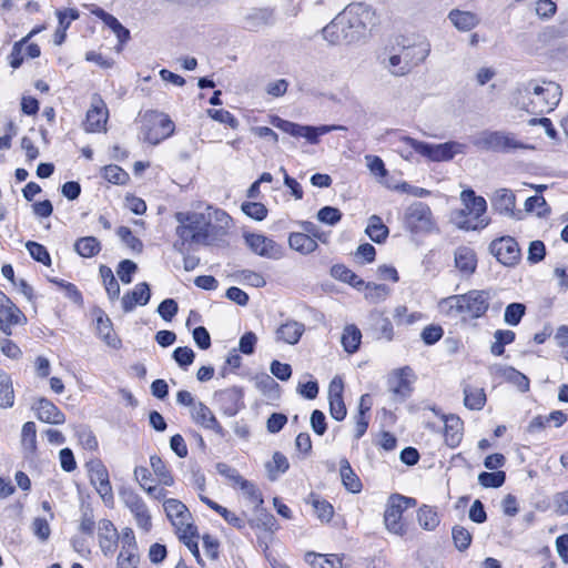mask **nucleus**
Returning a JSON list of instances; mask_svg holds the SVG:
<instances>
[{"label":"nucleus","mask_w":568,"mask_h":568,"mask_svg":"<svg viewBox=\"0 0 568 568\" xmlns=\"http://www.w3.org/2000/svg\"><path fill=\"white\" fill-rule=\"evenodd\" d=\"M174 217L178 225L173 248L181 254L189 253L194 245L209 244L211 240L225 235L233 226L230 214L219 209L215 210V220L220 223L217 227L204 213L176 212Z\"/></svg>","instance_id":"obj_1"},{"label":"nucleus","mask_w":568,"mask_h":568,"mask_svg":"<svg viewBox=\"0 0 568 568\" xmlns=\"http://www.w3.org/2000/svg\"><path fill=\"white\" fill-rule=\"evenodd\" d=\"M562 97L559 83L550 80H529L519 84L511 93V103L530 114L542 115L554 111Z\"/></svg>","instance_id":"obj_2"},{"label":"nucleus","mask_w":568,"mask_h":568,"mask_svg":"<svg viewBox=\"0 0 568 568\" xmlns=\"http://www.w3.org/2000/svg\"><path fill=\"white\" fill-rule=\"evenodd\" d=\"M387 68L395 77L410 73L425 61L429 53L428 44L418 37L398 36L389 48Z\"/></svg>","instance_id":"obj_3"},{"label":"nucleus","mask_w":568,"mask_h":568,"mask_svg":"<svg viewBox=\"0 0 568 568\" xmlns=\"http://www.w3.org/2000/svg\"><path fill=\"white\" fill-rule=\"evenodd\" d=\"M489 290H469L464 294L445 297L440 304L448 306V313L460 317L463 323H471L486 317L490 308Z\"/></svg>","instance_id":"obj_4"},{"label":"nucleus","mask_w":568,"mask_h":568,"mask_svg":"<svg viewBox=\"0 0 568 568\" xmlns=\"http://www.w3.org/2000/svg\"><path fill=\"white\" fill-rule=\"evenodd\" d=\"M464 207L453 213V221L457 229L463 231H479L490 224L487 213V202L484 196L477 195L473 189L460 192Z\"/></svg>","instance_id":"obj_5"},{"label":"nucleus","mask_w":568,"mask_h":568,"mask_svg":"<svg viewBox=\"0 0 568 568\" xmlns=\"http://www.w3.org/2000/svg\"><path fill=\"white\" fill-rule=\"evenodd\" d=\"M163 507L169 520L175 528L179 539L183 541L196 560L201 562L197 545L199 536L189 508L181 499H165Z\"/></svg>","instance_id":"obj_6"},{"label":"nucleus","mask_w":568,"mask_h":568,"mask_svg":"<svg viewBox=\"0 0 568 568\" xmlns=\"http://www.w3.org/2000/svg\"><path fill=\"white\" fill-rule=\"evenodd\" d=\"M150 464L153 475L149 468L140 466L134 469V476L148 494L154 497L164 496L168 493L165 488L174 484L171 470L164 460L156 455L150 457Z\"/></svg>","instance_id":"obj_7"},{"label":"nucleus","mask_w":568,"mask_h":568,"mask_svg":"<svg viewBox=\"0 0 568 568\" xmlns=\"http://www.w3.org/2000/svg\"><path fill=\"white\" fill-rule=\"evenodd\" d=\"M338 16L352 42L371 33L379 24L376 12L363 3L349 4Z\"/></svg>","instance_id":"obj_8"},{"label":"nucleus","mask_w":568,"mask_h":568,"mask_svg":"<svg viewBox=\"0 0 568 568\" xmlns=\"http://www.w3.org/2000/svg\"><path fill=\"white\" fill-rule=\"evenodd\" d=\"M140 132L143 141L151 145H158L171 138L175 132V123L165 112L146 110L140 113Z\"/></svg>","instance_id":"obj_9"},{"label":"nucleus","mask_w":568,"mask_h":568,"mask_svg":"<svg viewBox=\"0 0 568 568\" xmlns=\"http://www.w3.org/2000/svg\"><path fill=\"white\" fill-rule=\"evenodd\" d=\"M403 221L405 229L412 234H429L437 230L432 209L424 202L409 205Z\"/></svg>","instance_id":"obj_10"},{"label":"nucleus","mask_w":568,"mask_h":568,"mask_svg":"<svg viewBox=\"0 0 568 568\" xmlns=\"http://www.w3.org/2000/svg\"><path fill=\"white\" fill-rule=\"evenodd\" d=\"M44 29V24H38L27 36L13 43L8 57L9 65L12 69H19L23 64L24 59H36L41 55L40 47L34 42H30V40Z\"/></svg>","instance_id":"obj_11"},{"label":"nucleus","mask_w":568,"mask_h":568,"mask_svg":"<svg viewBox=\"0 0 568 568\" xmlns=\"http://www.w3.org/2000/svg\"><path fill=\"white\" fill-rule=\"evenodd\" d=\"M27 324L26 313L4 293L0 297V333L11 336L17 327H24Z\"/></svg>","instance_id":"obj_12"},{"label":"nucleus","mask_w":568,"mask_h":568,"mask_svg":"<svg viewBox=\"0 0 568 568\" xmlns=\"http://www.w3.org/2000/svg\"><path fill=\"white\" fill-rule=\"evenodd\" d=\"M490 254L503 265L514 267L521 261V250L517 240L504 235L493 240L489 244Z\"/></svg>","instance_id":"obj_13"},{"label":"nucleus","mask_w":568,"mask_h":568,"mask_svg":"<svg viewBox=\"0 0 568 568\" xmlns=\"http://www.w3.org/2000/svg\"><path fill=\"white\" fill-rule=\"evenodd\" d=\"M109 116V109L103 98L98 93L93 94L83 122L84 131L88 133L106 132Z\"/></svg>","instance_id":"obj_14"},{"label":"nucleus","mask_w":568,"mask_h":568,"mask_svg":"<svg viewBox=\"0 0 568 568\" xmlns=\"http://www.w3.org/2000/svg\"><path fill=\"white\" fill-rule=\"evenodd\" d=\"M92 317L95 325L98 337L110 348L119 351L123 343L113 327V323L109 315L100 307L92 310Z\"/></svg>","instance_id":"obj_15"},{"label":"nucleus","mask_w":568,"mask_h":568,"mask_svg":"<svg viewBox=\"0 0 568 568\" xmlns=\"http://www.w3.org/2000/svg\"><path fill=\"white\" fill-rule=\"evenodd\" d=\"M88 477L100 497H112L113 490L109 470L101 459H90L87 464Z\"/></svg>","instance_id":"obj_16"},{"label":"nucleus","mask_w":568,"mask_h":568,"mask_svg":"<svg viewBox=\"0 0 568 568\" xmlns=\"http://www.w3.org/2000/svg\"><path fill=\"white\" fill-rule=\"evenodd\" d=\"M214 399L220 410L226 416H235L244 408V394L242 388L237 386L215 392Z\"/></svg>","instance_id":"obj_17"},{"label":"nucleus","mask_w":568,"mask_h":568,"mask_svg":"<svg viewBox=\"0 0 568 568\" xmlns=\"http://www.w3.org/2000/svg\"><path fill=\"white\" fill-rule=\"evenodd\" d=\"M82 7L88 10L91 14L95 16L98 19L102 20L103 23L112 30V32L118 38V47L121 49L122 45L128 43L130 40V31L111 13L106 12L95 3H84Z\"/></svg>","instance_id":"obj_18"},{"label":"nucleus","mask_w":568,"mask_h":568,"mask_svg":"<svg viewBox=\"0 0 568 568\" xmlns=\"http://www.w3.org/2000/svg\"><path fill=\"white\" fill-rule=\"evenodd\" d=\"M272 123L282 132L290 134L294 138H304L311 144H316L320 141V135L325 133V129H318L310 125H301L278 116L274 118Z\"/></svg>","instance_id":"obj_19"},{"label":"nucleus","mask_w":568,"mask_h":568,"mask_svg":"<svg viewBox=\"0 0 568 568\" xmlns=\"http://www.w3.org/2000/svg\"><path fill=\"white\" fill-rule=\"evenodd\" d=\"M245 243L252 252L260 256L277 258L281 256V246L272 239L257 233L245 235Z\"/></svg>","instance_id":"obj_20"},{"label":"nucleus","mask_w":568,"mask_h":568,"mask_svg":"<svg viewBox=\"0 0 568 568\" xmlns=\"http://www.w3.org/2000/svg\"><path fill=\"white\" fill-rule=\"evenodd\" d=\"M424 159L429 162H447L462 152V144L449 141L440 144L425 142L423 146Z\"/></svg>","instance_id":"obj_21"},{"label":"nucleus","mask_w":568,"mask_h":568,"mask_svg":"<svg viewBox=\"0 0 568 568\" xmlns=\"http://www.w3.org/2000/svg\"><path fill=\"white\" fill-rule=\"evenodd\" d=\"M216 469L221 476L230 481L234 489L241 490L247 497H258V489L255 484L241 476L235 468L225 463H219Z\"/></svg>","instance_id":"obj_22"},{"label":"nucleus","mask_w":568,"mask_h":568,"mask_svg":"<svg viewBox=\"0 0 568 568\" xmlns=\"http://www.w3.org/2000/svg\"><path fill=\"white\" fill-rule=\"evenodd\" d=\"M442 419L445 444L450 448L458 447L464 438V420L456 414H444Z\"/></svg>","instance_id":"obj_23"},{"label":"nucleus","mask_w":568,"mask_h":568,"mask_svg":"<svg viewBox=\"0 0 568 568\" xmlns=\"http://www.w3.org/2000/svg\"><path fill=\"white\" fill-rule=\"evenodd\" d=\"M33 409L37 418L45 424L62 425L65 423V414L45 397L37 399Z\"/></svg>","instance_id":"obj_24"},{"label":"nucleus","mask_w":568,"mask_h":568,"mask_svg":"<svg viewBox=\"0 0 568 568\" xmlns=\"http://www.w3.org/2000/svg\"><path fill=\"white\" fill-rule=\"evenodd\" d=\"M191 417L193 422L204 429L213 430L215 434L224 437L225 430L221 423L217 420L213 412L202 402H197L191 409Z\"/></svg>","instance_id":"obj_25"},{"label":"nucleus","mask_w":568,"mask_h":568,"mask_svg":"<svg viewBox=\"0 0 568 568\" xmlns=\"http://www.w3.org/2000/svg\"><path fill=\"white\" fill-rule=\"evenodd\" d=\"M151 298L150 286L146 282L138 283L132 290L126 291L121 298L124 313L132 312L138 305L144 306Z\"/></svg>","instance_id":"obj_26"},{"label":"nucleus","mask_w":568,"mask_h":568,"mask_svg":"<svg viewBox=\"0 0 568 568\" xmlns=\"http://www.w3.org/2000/svg\"><path fill=\"white\" fill-rule=\"evenodd\" d=\"M405 508L415 506L416 499H404ZM404 507L392 505L385 510L384 523L388 531L402 536L405 532L404 524L402 523V515Z\"/></svg>","instance_id":"obj_27"},{"label":"nucleus","mask_w":568,"mask_h":568,"mask_svg":"<svg viewBox=\"0 0 568 568\" xmlns=\"http://www.w3.org/2000/svg\"><path fill=\"white\" fill-rule=\"evenodd\" d=\"M485 141L489 148L498 152H508L525 148L524 143L517 140L514 134L499 131L490 132Z\"/></svg>","instance_id":"obj_28"},{"label":"nucleus","mask_w":568,"mask_h":568,"mask_svg":"<svg viewBox=\"0 0 568 568\" xmlns=\"http://www.w3.org/2000/svg\"><path fill=\"white\" fill-rule=\"evenodd\" d=\"M455 266L464 275H471L477 268V254L474 248L469 246H459L454 254Z\"/></svg>","instance_id":"obj_29"},{"label":"nucleus","mask_w":568,"mask_h":568,"mask_svg":"<svg viewBox=\"0 0 568 568\" xmlns=\"http://www.w3.org/2000/svg\"><path fill=\"white\" fill-rule=\"evenodd\" d=\"M408 367L397 369L394 378L390 381L389 390L396 400L404 402L413 393V386L408 378Z\"/></svg>","instance_id":"obj_30"},{"label":"nucleus","mask_w":568,"mask_h":568,"mask_svg":"<svg viewBox=\"0 0 568 568\" xmlns=\"http://www.w3.org/2000/svg\"><path fill=\"white\" fill-rule=\"evenodd\" d=\"M304 332L305 326L303 323L290 320L277 327L275 337L280 343L295 345L300 342Z\"/></svg>","instance_id":"obj_31"},{"label":"nucleus","mask_w":568,"mask_h":568,"mask_svg":"<svg viewBox=\"0 0 568 568\" xmlns=\"http://www.w3.org/2000/svg\"><path fill=\"white\" fill-rule=\"evenodd\" d=\"M424 141H419L408 135H403L397 141L396 152L406 161L413 162L416 156L424 158Z\"/></svg>","instance_id":"obj_32"},{"label":"nucleus","mask_w":568,"mask_h":568,"mask_svg":"<svg viewBox=\"0 0 568 568\" xmlns=\"http://www.w3.org/2000/svg\"><path fill=\"white\" fill-rule=\"evenodd\" d=\"M491 205L499 214L511 216L516 210V195L509 189H499L491 197Z\"/></svg>","instance_id":"obj_33"},{"label":"nucleus","mask_w":568,"mask_h":568,"mask_svg":"<svg viewBox=\"0 0 568 568\" xmlns=\"http://www.w3.org/2000/svg\"><path fill=\"white\" fill-rule=\"evenodd\" d=\"M323 37L331 44H342L352 42L348 39L347 29L342 22V18L337 14L326 27L323 28Z\"/></svg>","instance_id":"obj_34"},{"label":"nucleus","mask_w":568,"mask_h":568,"mask_svg":"<svg viewBox=\"0 0 568 568\" xmlns=\"http://www.w3.org/2000/svg\"><path fill=\"white\" fill-rule=\"evenodd\" d=\"M98 537L100 547L104 555L112 554L114 551L115 541L118 539V532L114 525L110 520L102 519L99 521Z\"/></svg>","instance_id":"obj_35"},{"label":"nucleus","mask_w":568,"mask_h":568,"mask_svg":"<svg viewBox=\"0 0 568 568\" xmlns=\"http://www.w3.org/2000/svg\"><path fill=\"white\" fill-rule=\"evenodd\" d=\"M274 19V10L270 8H255L245 17V28L248 31H258L270 26Z\"/></svg>","instance_id":"obj_36"},{"label":"nucleus","mask_w":568,"mask_h":568,"mask_svg":"<svg viewBox=\"0 0 568 568\" xmlns=\"http://www.w3.org/2000/svg\"><path fill=\"white\" fill-rule=\"evenodd\" d=\"M331 276L339 282L348 284L357 291H362L364 280L343 263L334 264L331 267Z\"/></svg>","instance_id":"obj_37"},{"label":"nucleus","mask_w":568,"mask_h":568,"mask_svg":"<svg viewBox=\"0 0 568 568\" xmlns=\"http://www.w3.org/2000/svg\"><path fill=\"white\" fill-rule=\"evenodd\" d=\"M288 245L303 255L311 254L318 247L314 237L302 232H292L288 236Z\"/></svg>","instance_id":"obj_38"},{"label":"nucleus","mask_w":568,"mask_h":568,"mask_svg":"<svg viewBox=\"0 0 568 568\" xmlns=\"http://www.w3.org/2000/svg\"><path fill=\"white\" fill-rule=\"evenodd\" d=\"M448 18L459 31L464 32L470 31L480 22V19L476 13L458 9L452 10L448 14Z\"/></svg>","instance_id":"obj_39"},{"label":"nucleus","mask_w":568,"mask_h":568,"mask_svg":"<svg viewBox=\"0 0 568 568\" xmlns=\"http://www.w3.org/2000/svg\"><path fill=\"white\" fill-rule=\"evenodd\" d=\"M487 397L485 389L477 386H464V405L470 410H480L486 405Z\"/></svg>","instance_id":"obj_40"},{"label":"nucleus","mask_w":568,"mask_h":568,"mask_svg":"<svg viewBox=\"0 0 568 568\" xmlns=\"http://www.w3.org/2000/svg\"><path fill=\"white\" fill-rule=\"evenodd\" d=\"M339 473L342 477V481L346 490L351 494H358L363 488V484L361 478L353 470L349 462L347 459H343L339 465Z\"/></svg>","instance_id":"obj_41"},{"label":"nucleus","mask_w":568,"mask_h":568,"mask_svg":"<svg viewBox=\"0 0 568 568\" xmlns=\"http://www.w3.org/2000/svg\"><path fill=\"white\" fill-rule=\"evenodd\" d=\"M305 560L313 568H342L343 558L338 555H322L316 552H307Z\"/></svg>","instance_id":"obj_42"},{"label":"nucleus","mask_w":568,"mask_h":568,"mask_svg":"<svg viewBox=\"0 0 568 568\" xmlns=\"http://www.w3.org/2000/svg\"><path fill=\"white\" fill-rule=\"evenodd\" d=\"M362 342V333L361 329L354 325L348 324L344 327L341 343L343 345V348L348 354H353L358 351L359 345Z\"/></svg>","instance_id":"obj_43"},{"label":"nucleus","mask_w":568,"mask_h":568,"mask_svg":"<svg viewBox=\"0 0 568 568\" xmlns=\"http://www.w3.org/2000/svg\"><path fill=\"white\" fill-rule=\"evenodd\" d=\"M361 292L364 293L366 301L376 304L385 301L389 296L390 288L386 284H377L374 282L364 281Z\"/></svg>","instance_id":"obj_44"},{"label":"nucleus","mask_w":568,"mask_h":568,"mask_svg":"<svg viewBox=\"0 0 568 568\" xmlns=\"http://www.w3.org/2000/svg\"><path fill=\"white\" fill-rule=\"evenodd\" d=\"M101 243L95 236H83L75 241V252L84 258L97 256L101 252Z\"/></svg>","instance_id":"obj_45"},{"label":"nucleus","mask_w":568,"mask_h":568,"mask_svg":"<svg viewBox=\"0 0 568 568\" xmlns=\"http://www.w3.org/2000/svg\"><path fill=\"white\" fill-rule=\"evenodd\" d=\"M101 178L114 185H125L130 181L129 173L118 164H108L100 170Z\"/></svg>","instance_id":"obj_46"},{"label":"nucleus","mask_w":568,"mask_h":568,"mask_svg":"<svg viewBox=\"0 0 568 568\" xmlns=\"http://www.w3.org/2000/svg\"><path fill=\"white\" fill-rule=\"evenodd\" d=\"M365 233L373 242L381 244L384 243L388 237L389 230L383 223L382 217H379L378 215H372L368 220Z\"/></svg>","instance_id":"obj_47"},{"label":"nucleus","mask_w":568,"mask_h":568,"mask_svg":"<svg viewBox=\"0 0 568 568\" xmlns=\"http://www.w3.org/2000/svg\"><path fill=\"white\" fill-rule=\"evenodd\" d=\"M126 506L134 515L139 527L149 530L151 527V517L142 499H126Z\"/></svg>","instance_id":"obj_48"},{"label":"nucleus","mask_w":568,"mask_h":568,"mask_svg":"<svg viewBox=\"0 0 568 568\" xmlns=\"http://www.w3.org/2000/svg\"><path fill=\"white\" fill-rule=\"evenodd\" d=\"M425 318L426 314L423 312L415 311L409 313L406 305H398L394 310V320L398 326H410Z\"/></svg>","instance_id":"obj_49"},{"label":"nucleus","mask_w":568,"mask_h":568,"mask_svg":"<svg viewBox=\"0 0 568 568\" xmlns=\"http://www.w3.org/2000/svg\"><path fill=\"white\" fill-rule=\"evenodd\" d=\"M495 341L490 345V353L494 356H501L505 353V346L515 342L516 333L511 329H497L494 333Z\"/></svg>","instance_id":"obj_50"},{"label":"nucleus","mask_w":568,"mask_h":568,"mask_svg":"<svg viewBox=\"0 0 568 568\" xmlns=\"http://www.w3.org/2000/svg\"><path fill=\"white\" fill-rule=\"evenodd\" d=\"M99 273L109 298L112 301L119 298L120 285L112 270L106 265H101Z\"/></svg>","instance_id":"obj_51"},{"label":"nucleus","mask_w":568,"mask_h":568,"mask_svg":"<svg viewBox=\"0 0 568 568\" xmlns=\"http://www.w3.org/2000/svg\"><path fill=\"white\" fill-rule=\"evenodd\" d=\"M21 445L30 454L37 452V426L34 422H27L22 425Z\"/></svg>","instance_id":"obj_52"},{"label":"nucleus","mask_w":568,"mask_h":568,"mask_svg":"<svg viewBox=\"0 0 568 568\" xmlns=\"http://www.w3.org/2000/svg\"><path fill=\"white\" fill-rule=\"evenodd\" d=\"M307 505L322 523H328L334 515V507L327 499H307Z\"/></svg>","instance_id":"obj_53"},{"label":"nucleus","mask_w":568,"mask_h":568,"mask_svg":"<svg viewBox=\"0 0 568 568\" xmlns=\"http://www.w3.org/2000/svg\"><path fill=\"white\" fill-rule=\"evenodd\" d=\"M417 520L425 530H434L440 521L438 514L427 505L418 509Z\"/></svg>","instance_id":"obj_54"},{"label":"nucleus","mask_w":568,"mask_h":568,"mask_svg":"<svg viewBox=\"0 0 568 568\" xmlns=\"http://www.w3.org/2000/svg\"><path fill=\"white\" fill-rule=\"evenodd\" d=\"M525 210L535 213L538 217H546L550 214V207L542 195H532L525 201Z\"/></svg>","instance_id":"obj_55"},{"label":"nucleus","mask_w":568,"mask_h":568,"mask_svg":"<svg viewBox=\"0 0 568 568\" xmlns=\"http://www.w3.org/2000/svg\"><path fill=\"white\" fill-rule=\"evenodd\" d=\"M526 305L523 303H510L506 306L504 321L510 326H517L526 314Z\"/></svg>","instance_id":"obj_56"},{"label":"nucleus","mask_w":568,"mask_h":568,"mask_svg":"<svg viewBox=\"0 0 568 568\" xmlns=\"http://www.w3.org/2000/svg\"><path fill=\"white\" fill-rule=\"evenodd\" d=\"M26 248L28 250L29 254L31 255V257L34 261H37L45 266L51 265L52 260H51L50 253L43 244L34 242V241H28L26 243Z\"/></svg>","instance_id":"obj_57"},{"label":"nucleus","mask_w":568,"mask_h":568,"mask_svg":"<svg viewBox=\"0 0 568 568\" xmlns=\"http://www.w3.org/2000/svg\"><path fill=\"white\" fill-rule=\"evenodd\" d=\"M290 468L287 457L281 453L275 452L272 456V460L267 463L266 469L272 478L277 477L280 474H284Z\"/></svg>","instance_id":"obj_58"},{"label":"nucleus","mask_w":568,"mask_h":568,"mask_svg":"<svg viewBox=\"0 0 568 568\" xmlns=\"http://www.w3.org/2000/svg\"><path fill=\"white\" fill-rule=\"evenodd\" d=\"M50 282L60 290L64 291L65 296L70 298L73 303L79 305L83 303V295L75 284L57 277L50 278Z\"/></svg>","instance_id":"obj_59"},{"label":"nucleus","mask_w":568,"mask_h":568,"mask_svg":"<svg viewBox=\"0 0 568 568\" xmlns=\"http://www.w3.org/2000/svg\"><path fill=\"white\" fill-rule=\"evenodd\" d=\"M140 557L138 548L122 547L118 556V568H138Z\"/></svg>","instance_id":"obj_60"},{"label":"nucleus","mask_w":568,"mask_h":568,"mask_svg":"<svg viewBox=\"0 0 568 568\" xmlns=\"http://www.w3.org/2000/svg\"><path fill=\"white\" fill-rule=\"evenodd\" d=\"M14 390L11 378L6 375L0 381V407L10 408L14 405Z\"/></svg>","instance_id":"obj_61"},{"label":"nucleus","mask_w":568,"mask_h":568,"mask_svg":"<svg viewBox=\"0 0 568 568\" xmlns=\"http://www.w3.org/2000/svg\"><path fill=\"white\" fill-rule=\"evenodd\" d=\"M445 332L440 324H428L420 332V339L427 346H432L439 342Z\"/></svg>","instance_id":"obj_62"},{"label":"nucleus","mask_w":568,"mask_h":568,"mask_svg":"<svg viewBox=\"0 0 568 568\" xmlns=\"http://www.w3.org/2000/svg\"><path fill=\"white\" fill-rule=\"evenodd\" d=\"M505 378L508 383L515 385L520 392H528L530 388L529 378L518 369L514 367H508L505 371Z\"/></svg>","instance_id":"obj_63"},{"label":"nucleus","mask_w":568,"mask_h":568,"mask_svg":"<svg viewBox=\"0 0 568 568\" xmlns=\"http://www.w3.org/2000/svg\"><path fill=\"white\" fill-rule=\"evenodd\" d=\"M241 209L245 215L255 220L263 221L268 214L267 207L262 202H243Z\"/></svg>","instance_id":"obj_64"}]
</instances>
